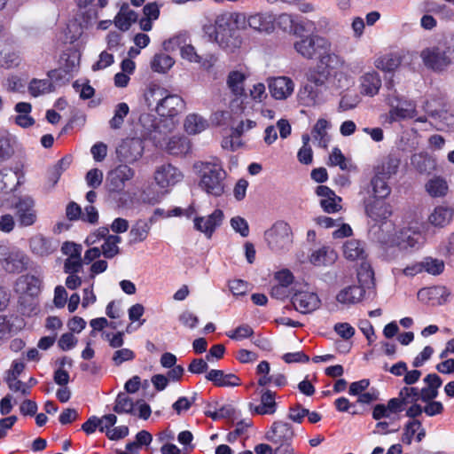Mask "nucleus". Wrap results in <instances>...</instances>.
<instances>
[{
    "instance_id": "46",
    "label": "nucleus",
    "mask_w": 454,
    "mask_h": 454,
    "mask_svg": "<svg viewBox=\"0 0 454 454\" xmlns=\"http://www.w3.org/2000/svg\"><path fill=\"white\" fill-rule=\"evenodd\" d=\"M175 64V60L169 55L160 52L153 56L151 61L153 71L160 74L167 73Z\"/></svg>"
},
{
    "instance_id": "47",
    "label": "nucleus",
    "mask_w": 454,
    "mask_h": 454,
    "mask_svg": "<svg viewBox=\"0 0 454 454\" xmlns=\"http://www.w3.org/2000/svg\"><path fill=\"white\" fill-rule=\"evenodd\" d=\"M399 160L394 157H387L375 168V175L389 179L397 172Z\"/></svg>"
},
{
    "instance_id": "58",
    "label": "nucleus",
    "mask_w": 454,
    "mask_h": 454,
    "mask_svg": "<svg viewBox=\"0 0 454 454\" xmlns=\"http://www.w3.org/2000/svg\"><path fill=\"white\" fill-rule=\"evenodd\" d=\"M135 358V353L129 348H121L116 350L112 357L114 365L119 366L124 362L132 361Z\"/></svg>"
},
{
    "instance_id": "17",
    "label": "nucleus",
    "mask_w": 454,
    "mask_h": 454,
    "mask_svg": "<svg viewBox=\"0 0 454 454\" xmlns=\"http://www.w3.org/2000/svg\"><path fill=\"white\" fill-rule=\"evenodd\" d=\"M292 303L297 311L307 314L318 309L321 301L315 292L305 289L295 291Z\"/></svg>"
},
{
    "instance_id": "57",
    "label": "nucleus",
    "mask_w": 454,
    "mask_h": 454,
    "mask_svg": "<svg viewBox=\"0 0 454 454\" xmlns=\"http://www.w3.org/2000/svg\"><path fill=\"white\" fill-rule=\"evenodd\" d=\"M254 333V331L251 326L248 325H242L237 327L233 331L228 332L226 334L229 338L236 340H241L247 338H249Z\"/></svg>"
},
{
    "instance_id": "15",
    "label": "nucleus",
    "mask_w": 454,
    "mask_h": 454,
    "mask_svg": "<svg viewBox=\"0 0 454 454\" xmlns=\"http://www.w3.org/2000/svg\"><path fill=\"white\" fill-rule=\"evenodd\" d=\"M267 84L270 96L278 101L288 99L295 88L293 79L285 75L268 78Z\"/></svg>"
},
{
    "instance_id": "64",
    "label": "nucleus",
    "mask_w": 454,
    "mask_h": 454,
    "mask_svg": "<svg viewBox=\"0 0 454 454\" xmlns=\"http://www.w3.org/2000/svg\"><path fill=\"white\" fill-rule=\"evenodd\" d=\"M229 287L233 295L241 296L247 293L249 285L244 280L233 279L229 282Z\"/></svg>"
},
{
    "instance_id": "14",
    "label": "nucleus",
    "mask_w": 454,
    "mask_h": 454,
    "mask_svg": "<svg viewBox=\"0 0 454 454\" xmlns=\"http://www.w3.org/2000/svg\"><path fill=\"white\" fill-rule=\"evenodd\" d=\"M15 215L20 226L29 227L37 221L35 201L30 196H23L18 199L14 204Z\"/></svg>"
},
{
    "instance_id": "38",
    "label": "nucleus",
    "mask_w": 454,
    "mask_h": 454,
    "mask_svg": "<svg viewBox=\"0 0 454 454\" xmlns=\"http://www.w3.org/2000/svg\"><path fill=\"white\" fill-rule=\"evenodd\" d=\"M159 148L164 149L170 154L178 155L186 153L190 146L187 139L184 137L171 136L166 141H164V145L160 146Z\"/></svg>"
},
{
    "instance_id": "19",
    "label": "nucleus",
    "mask_w": 454,
    "mask_h": 454,
    "mask_svg": "<svg viewBox=\"0 0 454 454\" xmlns=\"http://www.w3.org/2000/svg\"><path fill=\"white\" fill-rule=\"evenodd\" d=\"M134 176V170L127 165H120L111 170L107 175L110 191L121 192L125 186V183Z\"/></svg>"
},
{
    "instance_id": "23",
    "label": "nucleus",
    "mask_w": 454,
    "mask_h": 454,
    "mask_svg": "<svg viewBox=\"0 0 454 454\" xmlns=\"http://www.w3.org/2000/svg\"><path fill=\"white\" fill-rule=\"evenodd\" d=\"M381 77L378 72L371 70L359 78L360 93L367 97L376 96L381 88Z\"/></svg>"
},
{
    "instance_id": "33",
    "label": "nucleus",
    "mask_w": 454,
    "mask_h": 454,
    "mask_svg": "<svg viewBox=\"0 0 454 454\" xmlns=\"http://www.w3.org/2000/svg\"><path fill=\"white\" fill-rule=\"evenodd\" d=\"M16 113L13 116L14 123L23 129L29 128L35 124V119L31 116L32 105L27 102H19L14 106Z\"/></svg>"
},
{
    "instance_id": "29",
    "label": "nucleus",
    "mask_w": 454,
    "mask_h": 454,
    "mask_svg": "<svg viewBox=\"0 0 454 454\" xmlns=\"http://www.w3.org/2000/svg\"><path fill=\"white\" fill-rule=\"evenodd\" d=\"M23 174L19 168L12 170L11 168H3L0 170V192H9L16 189L20 184V178Z\"/></svg>"
},
{
    "instance_id": "9",
    "label": "nucleus",
    "mask_w": 454,
    "mask_h": 454,
    "mask_svg": "<svg viewBox=\"0 0 454 454\" xmlns=\"http://www.w3.org/2000/svg\"><path fill=\"white\" fill-rule=\"evenodd\" d=\"M264 237L270 249L277 252L289 249L293 243L291 228L282 221L275 223L266 231Z\"/></svg>"
},
{
    "instance_id": "10",
    "label": "nucleus",
    "mask_w": 454,
    "mask_h": 454,
    "mask_svg": "<svg viewBox=\"0 0 454 454\" xmlns=\"http://www.w3.org/2000/svg\"><path fill=\"white\" fill-rule=\"evenodd\" d=\"M330 74L325 70H322L317 74H311L309 80L316 86L307 84L299 91V98L305 106H314L323 101L319 96V87L326 86L328 88V80Z\"/></svg>"
},
{
    "instance_id": "31",
    "label": "nucleus",
    "mask_w": 454,
    "mask_h": 454,
    "mask_svg": "<svg viewBox=\"0 0 454 454\" xmlns=\"http://www.w3.org/2000/svg\"><path fill=\"white\" fill-rule=\"evenodd\" d=\"M414 436L419 442L426 436V430L423 428L421 422L418 419L410 420L404 425L401 440L403 443L410 445Z\"/></svg>"
},
{
    "instance_id": "8",
    "label": "nucleus",
    "mask_w": 454,
    "mask_h": 454,
    "mask_svg": "<svg viewBox=\"0 0 454 454\" xmlns=\"http://www.w3.org/2000/svg\"><path fill=\"white\" fill-rule=\"evenodd\" d=\"M30 259L20 247L3 243L0 254V268L7 273L19 274L26 270Z\"/></svg>"
},
{
    "instance_id": "61",
    "label": "nucleus",
    "mask_w": 454,
    "mask_h": 454,
    "mask_svg": "<svg viewBox=\"0 0 454 454\" xmlns=\"http://www.w3.org/2000/svg\"><path fill=\"white\" fill-rule=\"evenodd\" d=\"M181 57L191 62L196 63L201 61V57L197 53L195 48L192 44H184L180 48Z\"/></svg>"
},
{
    "instance_id": "5",
    "label": "nucleus",
    "mask_w": 454,
    "mask_h": 454,
    "mask_svg": "<svg viewBox=\"0 0 454 454\" xmlns=\"http://www.w3.org/2000/svg\"><path fill=\"white\" fill-rule=\"evenodd\" d=\"M139 122L144 129V136L152 140L157 147L164 145V141L170 137L178 124L176 120L161 119L157 121L153 115L149 114H141Z\"/></svg>"
},
{
    "instance_id": "11",
    "label": "nucleus",
    "mask_w": 454,
    "mask_h": 454,
    "mask_svg": "<svg viewBox=\"0 0 454 454\" xmlns=\"http://www.w3.org/2000/svg\"><path fill=\"white\" fill-rule=\"evenodd\" d=\"M377 239L380 243L388 247L396 246L402 249H407L416 246L419 234L411 232L410 230H401L397 232L395 228L384 233V230L380 228V232L377 234Z\"/></svg>"
},
{
    "instance_id": "22",
    "label": "nucleus",
    "mask_w": 454,
    "mask_h": 454,
    "mask_svg": "<svg viewBox=\"0 0 454 454\" xmlns=\"http://www.w3.org/2000/svg\"><path fill=\"white\" fill-rule=\"evenodd\" d=\"M276 393L270 389H262L260 391V403L249 404L252 411L258 415H273L277 411Z\"/></svg>"
},
{
    "instance_id": "45",
    "label": "nucleus",
    "mask_w": 454,
    "mask_h": 454,
    "mask_svg": "<svg viewBox=\"0 0 454 454\" xmlns=\"http://www.w3.org/2000/svg\"><path fill=\"white\" fill-rule=\"evenodd\" d=\"M329 122L325 119L317 121L312 129V137L320 147H326L330 141V137L327 133Z\"/></svg>"
},
{
    "instance_id": "34",
    "label": "nucleus",
    "mask_w": 454,
    "mask_h": 454,
    "mask_svg": "<svg viewBox=\"0 0 454 454\" xmlns=\"http://www.w3.org/2000/svg\"><path fill=\"white\" fill-rule=\"evenodd\" d=\"M337 254L329 247H322L314 250L309 255V262L314 266H329L337 260Z\"/></svg>"
},
{
    "instance_id": "26",
    "label": "nucleus",
    "mask_w": 454,
    "mask_h": 454,
    "mask_svg": "<svg viewBox=\"0 0 454 454\" xmlns=\"http://www.w3.org/2000/svg\"><path fill=\"white\" fill-rule=\"evenodd\" d=\"M206 379L216 387H238L241 385V380L233 373H225L222 370H210L206 375Z\"/></svg>"
},
{
    "instance_id": "2",
    "label": "nucleus",
    "mask_w": 454,
    "mask_h": 454,
    "mask_svg": "<svg viewBox=\"0 0 454 454\" xmlns=\"http://www.w3.org/2000/svg\"><path fill=\"white\" fill-rule=\"evenodd\" d=\"M193 169L199 176L198 185L201 191L213 197H220L225 192L227 172L220 160L197 161Z\"/></svg>"
},
{
    "instance_id": "59",
    "label": "nucleus",
    "mask_w": 454,
    "mask_h": 454,
    "mask_svg": "<svg viewBox=\"0 0 454 454\" xmlns=\"http://www.w3.org/2000/svg\"><path fill=\"white\" fill-rule=\"evenodd\" d=\"M328 164L331 166H339L341 170H346L348 168L346 158L341 151L337 147L333 148L329 155Z\"/></svg>"
},
{
    "instance_id": "20",
    "label": "nucleus",
    "mask_w": 454,
    "mask_h": 454,
    "mask_svg": "<svg viewBox=\"0 0 454 454\" xmlns=\"http://www.w3.org/2000/svg\"><path fill=\"white\" fill-rule=\"evenodd\" d=\"M29 249L31 253L39 257H47L57 250L56 243L50 238L42 234H35L29 239Z\"/></svg>"
},
{
    "instance_id": "44",
    "label": "nucleus",
    "mask_w": 454,
    "mask_h": 454,
    "mask_svg": "<svg viewBox=\"0 0 454 454\" xmlns=\"http://www.w3.org/2000/svg\"><path fill=\"white\" fill-rule=\"evenodd\" d=\"M207 126V121L202 116L196 114H188L184 123L185 131L192 135L202 132Z\"/></svg>"
},
{
    "instance_id": "30",
    "label": "nucleus",
    "mask_w": 454,
    "mask_h": 454,
    "mask_svg": "<svg viewBox=\"0 0 454 454\" xmlns=\"http://www.w3.org/2000/svg\"><path fill=\"white\" fill-rule=\"evenodd\" d=\"M403 56L399 52H390L378 57L374 61L377 69L385 73L395 72L402 64Z\"/></svg>"
},
{
    "instance_id": "55",
    "label": "nucleus",
    "mask_w": 454,
    "mask_h": 454,
    "mask_svg": "<svg viewBox=\"0 0 454 454\" xmlns=\"http://www.w3.org/2000/svg\"><path fill=\"white\" fill-rule=\"evenodd\" d=\"M373 275L371 265L366 262H363L357 271L359 286H363L364 288L366 286L369 287V286L373 283Z\"/></svg>"
},
{
    "instance_id": "21",
    "label": "nucleus",
    "mask_w": 454,
    "mask_h": 454,
    "mask_svg": "<svg viewBox=\"0 0 454 454\" xmlns=\"http://www.w3.org/2000/svg\"><path fill=\"white\" fill-rule=\"evenodd\" d=\"M316 193L320 197V206L326 213H335L341 209V198L337 196L333 191L325 185H319Z\"/></svg>"
},
{
    "instance_id": "48",
    "label": "nucleus",
    "mask_w": 454,
    "mask_h": 454,
    "mask_svg": "<svg viewBox=\"0 0 454 454\" xmlns=\"http://www.w3.org/2000/svg\"><path fill=\"white\" fill-rule=\"evenodd\" d=\"M121 238L118 235H108L101 246V254L107 259H112L120 254L119 244Z\"/></svg>"
},
{
    "instance_id": "60",
    "label": "nucleus",
    "mask_w": 454,
    "mask_h": 454,
    "mask_svg": "<svg viewBox=\"0 0 454 454\" xmlns=\"http://www.w3.org/2000/svg\"><path fill=\"white\" fill-rule=\"evenodd\" d=\"M231 226L232 229L239 233L242 237L249 235V226L246 219L241 216H234L231 219Z\"/></svg>"
},
{
    "instance_id": "37",
    "label": "nucleus",
    "mask_w": 454,
    "mask_h": 454,
    "mask_svg": "<svg viewBox=\"0 0 454 454\" xmlns=\"http://www.w3.org/2000/svg\"><path fill=\"white\" fill-rule=\"evenodd\" d=\"M424 382L426 387L420 389L422 401L427 402L435 399L438 395V389L442 383L441 378L435 373H430L424 378Z\"/></svg>"
},
{
    "instance_id": "32",
    "label": "nucleus",
    "mask_w": 454,
    "mask_h": 454,
    "mask_svg": "<svg viewBox=\"0 0 454 454\" xmlns=\"http://www.w3.org/2000/svg\"><path fill=\"white\" fill-rule=\"evenodd\" d=\"M153 219L150 221L145 219L137 220L131 226L129 237L130 244H137L145 241L151 231Z\"/></svg>"
},
{
    "instance_id": "39",
    "label": "nucleus",
    "mask_w": 454,
    "mask_h": 454,
    "mask_svg": "<svg viewBox=\"0 0 454 454\" xmlns=\"http://www.w3.org/2000/svg\"><path fill=\"white\" fill-rule=\"evenodd\" d=\"M42 281L34 275H23L16 283L17 290L30 295H36L41 289Z\"/></svg>"
},
{
    "instance_id": "25",
    "label": "nucleus",
    "mask_w": 454,
    "mask_h": 454,
    "mask_svg": "<svg viewBox=\"0 0 454 454\" xmlns=\"http://www.w3.org/2000/svg\"><path fill=\"white\" fill-rule=\"evenodd\" d=\"M277 129L282 139L287 138L292 131L290 122L286 119H280L277 122V126L270 125L264 129L263 141L266 145H270L278 139Z\"/></svg>"
},
{
    "instance_id": "62",
    "label": "nucleus",
    "mask_w": 454,
    "mask_h": 454,
    "mask_svg": "<svg viewBox=\"0 0 454 454\" xmlns=\"http://www.w3.org/2000/svg\"><path fill=\"white\" fill-rule=\"evenodd\" d=\"M82 256L67 258L64 262V271L67 274H77L82 268Z\"/></svg>"
},
{
    "instance_id": "12",
    "label": "nucleus",
    "mask_w": 454,
    "mask_h": 454,
    "mask_svg": "<svg viewBox=\"0 0 454 454\" xmlns=\"http://www.w3.org/2000/svg\"><path fill=\"white\" fill-rule=\"evenodd\" d=\"M295 51L306 59H312L317 54V50L327 51L332 48L331 42L317 35H303L294 43Z\"/></svg>"
},
{
    "instance_id": "24",
    "label": "nucleus",
    "mask_w": 454,
    "mask_h": 454,
    "mask_svg": "<svg viewBox=\"0 0 454 454\" xmlns=\"http://www.w3.org/2000/svg\"><path fill=\"white\" fill-rule=\"evenodd\" d=\"M118 153L129 162L140 159L144 153L143 141L138 137L125 139L119 146Z\"/></svg>"
},
{
    "instance_id": "54",
    "label": "nucleus",
    "mask_w": 454,
    "mask_h": 454,
    "mask_svg": "<svg viewBox=\"0 0 454 454\" xmlns=\"http://www.w3.org/2000/svg\"><path fill=\"white\" fill-rule=\"evenodd\" d=\"M114 411L117 413H134L132 399L126 394H119L115 401Z\"/></svg>"
},
{
    "instance_id": "52",
    "label": "nucleus",
    "mask_w": 454,
    "mask_h": 454,
    "mask_svg": "<svg viewBox=\"0 0 454 454\" xmlns=\"http://www.w3.org/2000/svg\"><path fill=\"white\" fill-rule=\"evenodd\" d=\"M129 113V107L128 104L122 102L116 105L114 116L109 121V126L113 129H119L124 123V119Z\"/></svg>"
},
{
    "instance_id": "40",
    "label": "nucleus",
    "mask_w": 454,
    "mask_h": 454,
    "mask_svg": "<svg viewBox=\"0 0 454 454\" xmlns=\"http://www.w3.org/2000/svg\"><path fill=\"white\" fill-rule=\"evenodd\" d=\"M247 23L251 28L259 32L270 33L274 29L273 18L268 14L256 13L251 15Z\"/></svg>"
},
{
    "instance_id": "6",
    "label": "nucleus",
    "mask_w": 454,
    "mask_h": 454,
    "mask_svg": "<svg viewBox=\"0 0 454 454\" xmlns=\"http://www.w3.org/2000/svg\"><path fill=\"white\" fill-rule=\"evenodd\" d=\"M454 51L444 43L428 46L420 51L423 64L434 72L446 70L453 62Z\"/></svg>"
},
{
    "instance_id": "56",
    "label": "nucleus",
    "mask_w": 454,
    "mask_h": 454,
    "mask_svg": "<svg viewBox=\"0 0 454 454\" xmlns=\"http://www.w3.org/2000/svg\"><path fill=\"white\" fill-rule=\"evenodd\" d=\"M421 262L423 271L431 275H440L444 270V262L439 259L427 257Z\"/></svg>"
},
{
    "instance_id": "36",
    "label": "nucleus",
    "mask_w": 454,
    "mask_h": 454,
    "mask_svg": "<svg viewBox=\"0 0 454 454\" xmlns=\"http://www.w3.org/2000/svg\"><path fill=\"white\" fill-rule=\"evenodd\" d=\"M137 20V12L130 9L127 4H124L114 17V23L116 27L125 32L130 28L131 25L135 23Z\"/></svg>"
},
{
    "instance_id": "1",
    "label": "nucleus",
    "mask_w": 454,
    "mask_h": 454,
    "mask_svg": "<svg viewBox=\"0 0 454 454\" xmlns=\"http://www.w3.org/2000/svg\"><path fill=\"white\" fill-rule=\"evenodd\" d=\"M144 100L150 109L168 120H176L175 118L185 109V102L182 97L170 93L156 83H151L146 87Z\"/></svg>"
},
{
    "instance_id": "42",
    "label": "nucleus",
    "mask_w": 454,
    "mask_h": 454,
    "mask_svg": "<svg viewBox=\"0 0 454 454\" xmlns=\"http://www.w3.org/2000/svg\"><path fill=\"white\" fill-rule=\"evenodd\" d=\"M343 254L350 261L364 260L366 257L364 245L357 239L348 240L343 245Z\"/></svg>"
},
{
    "instance_id": "28",
    "label": "nucleus",
    "mask_w": 454,
    "mask_h": 454,
    "mask_svg": "<svg viewBox=\"0 0 454 454\" xmlns=\"http://www.w3.org/2000/svg\"><path fill=\"white\" fill-rule=\"evenodd\" d=\"M365 294L363 286L353 285L341 289L336 296L337 301L344 305H353L360 302Z\"/></svg>"
},
{
    "instance_id": "51",
    "label": "nucleus",
    "mask_w": 454,
    "mask_h": 454,
    "mask_svg": "<svg viewBox=\"0 0 454 454\" xmlns=\"http://www.w3.org/2000/svg\"><path fill=\"white\" fill-rule=\"evenodd\" d=\"M328 89L336 91L347 88L350 84V79L347 74L341 71L328 72Z\"/></svg>"
},
{
    "instance_id": "63",
    "label": "nucleus",
    "mask_w": 454,
    "mask_h": 454,
    "mask_svg": "<svg viewBox=\"0 0 454 454\" xmlns=\"http://www.w3.org/2000/svg\"><path fill=\"white\" fill-rule=\"evenodd\" d=\"M78 342L77 338L72 333H66L62 334L58 341L60 349L64 351L74 348Z\"/></svg>"
},
{
    "instance_id": "49",
    "label": "nucleus",
    "mask_w": 454,
    "mask_h": 454,
    "mask_svg": "<svg viewBox=\"0 0 454 454\" xmlns=\"http://www.w3.org/2000/svg\"><path fill=\"white\" fill-rule=\"evenodd\" d=\"M387 180V178L377 175L372 177L371 186L373 199H385L390 194L391 188Z\"/></svg>"
},
{
    "instance_id": "35",
    "label": "nucleus",
    "mask_w": 454,
    "mask_h": 454,
    "mask_svg": "<svg viewBox=\"0 0 454 454\" xmlns=\"http://www.w3.org/2000/svg\"><path fill=\"white\" fill-rule=\"evenodd\" d=\"M453 215L454 209L451 207L441 205L434 207L428 217V221L432 225L442 228L450 223Z\"/></svg>"
},
{
    "instance_id": "7",
    "label": "nucleus",
    "mask_w": 454,
    "mask_h": 454,
    "mask_svg": "<svg viewBox=\"0 0 454 454\" xmlns=\"http://www.w3.org/2000/svg\"><path fill=\"white\" fill-rule=\"evenodd\" d=\"M293 426L286 421L278 420L272 423L265 434V439L275 446V454L290 452L294 438Z\"/></svg>"
},
{
    "instance_id": "18",
    "label": "nucleus",
    "mask_w": 454,
    "mask_h": 454,
    "mask_svg": "<svg viewBox=\"0 0 454 454\" xmlns=\"http://www.w3.org/2000/svg\"><path fill=\"white\" fill-rule=\"evenodd\" d=\"M223 218V213L220 209H215L207 216H194V229L210 239L216 228L221 225Z\"/></svg>"
},
{
    "instance_id": "53",
    "label": "nucleus",
    "mask_w": 454,
    "mask_h": 454,
    "mask_svg": "<svg viewBox=\"0 0 454 454\" xmlns=\"http://www.w3.org/2000/svg\"><path fill=\"white\" fill-rule=\"evenodd\" d=\"M398 395L402 399L404 405L422 401V393L420 389L415 387H403L400 389Z\"/></svg>"
},
{
    "instance_id": "43",
    "label": "nucleus",
    "mask_w": 454,
    "mask_h": 454,
    "mask_svg": "<svg viewBox=\"0 0 454 454\" xmlns=\"http://www.w3.org/2000/svg\"><path fill=\"white\" fill-rule=\"evenodd\" d=\"M425 189L431 197L442 198L447 195L449 185L444 178L434 176L426 183Z\"/></svg>"
},
{
    "instance_id": "27",
    "label": "nucleus",
    "mask_w": 454,
    "mask_h": 454,
    "mask_svg": "<svg viewBox=\"0 0 454 454\" xmlns=\"http://www.w3.org/2000/svg\"><path fill=\"white\" fill-rule=\"evenodd\" d=\"M248 77L246 70H231L226 78V84L231 92L236 97H241L245 93V82Z\"/></svg>"
},
{
    "instance_id": "13",
    "label": "nucleus",
    "mask_w": 454,
    "mask_h": 454,
    "mask_svg": "<svg viewBox=\"0 0 454 454\" xmlns=\"http://www.w3.org/2000/svg\"><path fill=\"white\" fill-rule=\"evenodd\" d=\"M383 200L384 199H374L365 205V212L368 217L375 223H381L383 224L379 228L378 234L380 232V228L384 230V232L394 229L391 223L385 222V220L392 215V209L390 204Z\"/></svg>"
},
{
    "instance_id": "4",
    "label": "nucleus",
    "mask_w": 454,
    "mask_h": 454,
    "mask_svg": "<svg viewBox=\"0 0 454 454\" xmlns=\"http://www.w3.org/2000/svg\"><path fill=\"white\" fill-rule=\"evenodd\" d=\"M394 87L393 80L386 82L387 93L385 100L390 109L385 116V122L389 124L400 120L412 118L416 113L415 103L400 95Z\"/></svg>"
},
{
    "instance_id": "50",
    "label": "nucleus",
    "mask_w": 454,
    "mask_h": 454,
    "mask_svg": "<svg viewBox=\"0 0 454 454\" xmlns=\"http://www.w3.org/2000/svg\"><path fill=\"white\" fill-rule=\"evenodd\" d=\"M53 88V83L50 78L33 79L28 84V91L35 98L52 91Z\"/></svg>"
},
{
    "instance_id": "41",
    "label": "nucleus",
    "mask_w": 454,
    "mask_h": 454,
    "mask_svg": "<svg viewBox=\"0 0 454 454\" xmlns=\"http://www.w3.org/2000/svg\"><path fill=\"white\" fill-rule=\"evenodd\" d=\"M318 62V68H322L327 72H333L334 69L342 67L344 65L343 59L334 52H332L331 49L324 51V52L319 55Z\"/></svg>"
},
{
    "instance_id": "16",
    "label": "nucleus",
    "mask_w": 454,
    "mask_h": 454,
    "mask_svg": "<svg viewBox=\"0 0 454 454\" xmlns=\"http://www.w3.org/2000/svg\"><path fill=\"white\" fill-rule=\"evenodd\" d=\"M153 177L159 187L168 189L180 183L184 178V174L174 165L164 163L156 168Z\"/></svg>"
},
{
    "instance_id": "3",
    "label": "nucleus",
    "mask_w": 454,
    "mask_h": 454,
    "mask_svg": "<svg viewBox=\"0 0 454 454\" xmlns=\"http://www.w3.org/2000/svg\"><path fill=\"white\" fill-rule=\"evenodd\" d=\"M239 18V15H220L216 18L215 25L207 27L206 33L220 47L233 51L239 48L242 43L238 32Z\"/></svg>"
}]
</instances>
